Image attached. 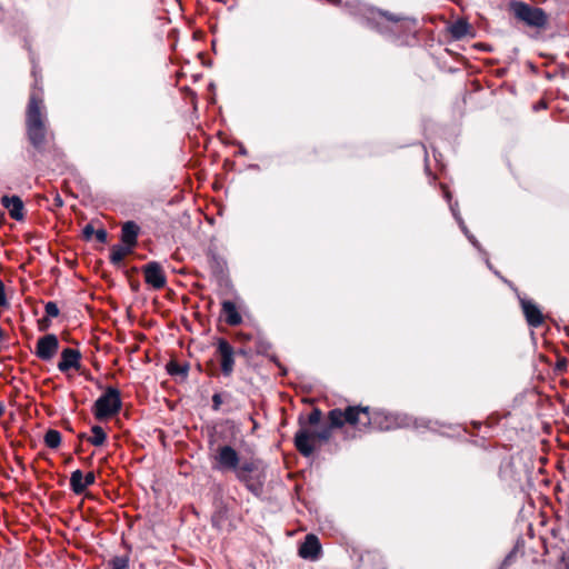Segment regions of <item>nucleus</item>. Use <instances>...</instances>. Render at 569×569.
I'll list each match as a JSON object with an SVG mask.
<instances>
[{
    "label": "nucleus",
    "mask_w": 569,
    "mask_h": 569,
    "mask_svg": "<svg viewBox=\"0 0 569 569\" xmlns=\"http://www.w3.org/2000/svg\"><path fill=\"white\" fill-rule=\"evenodd\" d=\"M222 312L226 317V322L229 326H238L242 322V317L239 313L234 302L226 300L222 302Z\"/></svg>",
    "instance_id": "nucleus-15"
},
{
    "label": "nucleus",
    "mask_w": 569,
    "mask_h": 569,
    "mask_svg": "<svg viewBox=\"0 0 569 569\" xmlns=\"http://www.w3.org/2000/svg\"><path fill=\"white\" fill-rule=\"evenodd\" d=\"M2 204L3 207L9 211V214L14 220H22L23 219V202L22 200L17 197H3L2 198Z\"/></svg>",
    "instance_id": "nucleus-14"
},
{
    "label": "nucleus",
    "mask_w": 569,
    "mask_h": 569,
    "mask_svg": "<svg viewBox=\"0 0 569 569\" xmlns=\"http://www.w3.org/2000/svg\"><path fill=\"white\" fill-rule=\"evenodd\" d=\"M329 422L333 428H342L346 425L362 431L371 425L369 407L350 406L345 410L332 409L328 413Z\"/></svg>",
    "instance_id": "nucleus-2"
},
{
    "label": "nucleus",
    "mask_w": 569,
    "mask_h": 569,
    "mask_svg": "<svg viewBox=\"0 0 569 569\" xmlns=\"http://www.w3.org/2000/svg\"><path fill=\"white\" fill-rule=\"evenodd\" d=\"M59 349L58 338L50 333L41 337L37 342L36 355L41 360H50L54 357Z\"/></svg>",
    "instance_id": "nucleus-7"
},
{
    "label": "nucleus",
    "mask_w": 569,
    "mask_h": 569,
    "mask_svg": "<svg viewBox=\"0 0 569 569\" xmlns=\"http://www.w3.org/2000/svg\"><path fill=\"white\" fill-rule=\"evenodd\" d=\"M48 317L56 318L59 315V308L56 302L49 301L44 307Z\"/></svg>",
    "instance_id": "nucleus-23"
},
{
    "label": "nucleus",
    "mask_w": 569,
    "mask_h": 569,
    "mask_svg": "<svg viewBox=\"0 0 569 569\" xmlns=\"http://www.w3.org/2000/svg\"><path fill=\"white\" fill-rule=\"evenodd\" d=\"M516 16L532 27H542L547 22L546 13L540 8H533L522 2L515 6Z\"/></svg>",
    "instance_id": "nucleus-5"
},
{
    "label": "nucleus",
    "mask_w": 569,
    "mask_h": 569,
    "mask_svg": "<svg viewBox=\"0 0 569 569\" xmlns=\"http://www.w3.org/2000/svg\"><path fill=\"white\" fill-rule=\"evenodd\" d=\"M81 353L77 349L67 348L61 352V360L58 363V369L66 372L70 369L78 370L80 368Z\"/></svg>",
    "instance_id": "nucleus-12"
},
{
    "label": "nucleus",
    "mask_w": 569,
    "mask_h": 569,
    "mask_svg": "<svg viewBox=\"0 0 569 569\" xmlns=\"http://www.w3.org/2000/svg\"><path fill=\"white\" fill-rule=\"evenodd\" d=\"M521 307L526 320L531 327L537 328L543 323L542 312L535 302L530 300H523L521 301Z\"/></svg>",
    "instance_id": "nucleus-13"
},
{
    "label": "nucleus",
    "mask_w": 569,
    "mask_h": 569,
    "mask_svg": "<svg viewBox=\"0 0 569 569\" xmlns=\"http://www.w3.org/2000/svg\"><path fill=\"white\" fill-rule=\"evenodd\" d=\"M4 412V407L3 405L0 402V417L3 415Z\"/></svg>",
    "instance_id": "nucleus-28"
},
{
    "label": "nucleus",
    "mask_w": 569,
    "mask_h": 569,
    "mask_svg": "<svg viewBox=\"0 0 569 569\" xmlns=\"http://www.w3.org/2000/svg\"><path fill=\"white\" fill-rule=\"evenodd\" d=\"M470 24L465 20H458L450 24L449 32L456 40L462 39L470 33Z\"/></svg>",
    "instance_id": "nucleus-17"
},
{
    "label": "nucleus",
    "mask_w": 569,
    "mask_h": 569,
    "mask_svg": "<svg viewBox=\"0 0 569 569\" xmlns=\"http://www.w3.org/2000/svg\"><path fill=\"white\" fill-rule=\"evenodd\" d=\"M111 569H128L129 559L127 557H113L109 561Z\"/></svg>",
    "instance_id": "nucleus-22"
},
{
    "label": "nucleus",
    "mask_w": 569,
    "mask_h": 569,
    "mask_svg": "<svg viewBox=\"0 0 569 569\" xmlns=\"http://www.w3.org/2000/svg\"><path fill=\"white\" fill-rule=\"evenodd\" d=\"M96 230L93 229V227L91 224H87L84 228H83V236L86 239H90L92 234H94Z\"/></svg>",
    "instance_id": "nucleus-27"
},
{
    "label": "nucleus",
    "mask_w": 569,
    "mask_h": 569,
    "mask_svg": "<svg viewBox=\"0 0 569 569\" xmlns=\"http://www.w3.org/2000/svg\"><path fill=\"white\" fill-rule=\"evenodd\" d=\"M138 233L139 227L134 222L128 221L122 226L121 240L124 244L133 248L137 243Z\"/></svg>",
    "instance_id": "nucleus-16"
},
{
    "label": "nucleus",
    "mask_w": 569,
    "mask_h": 569,
    "mask_svg": "<svg viewBox=\"0 0 569 569\" xmlns=\"http://www.w3.org/2000/svg\"><path fill=\"white\" fill-rule=\"evenodd\" d=\"M96 480L93 472L83 475L81 470L77 469L71 473L70 487L76 495L82 493L89 486L93 485Z\"/></svg>",
    "instance_id": "nucleus-11"
},
{
    "label": "nucleus",
    "mask_w": 569,
    "mask_h": 569,
    "mask_svg": "<svg viewBox=\"0 0 569 569\" xmlns=\"http://www.w3.org/2000/svg\"><path fill=\"white\" fill-rule=\"evenodd\" d=\"M321 420V411L319 409H313L309 417L308 422L310 426H317Z\"/></svg>",
    "instance_id": "nucleus-24"
},
{
    "label": "nucleus",
    "mask_w": 569,
    "mask_h": 569,
    "mask_svg": "<svg viewBox=\"0 0 569 569\" xmlns=\"http://www.w3.org/2000/svg\"><path fill=\"white\" fill-rule=\"evenodd\" d=\"M121 409V398L118 389L108 388L94 402L93 413L99 420L117 415Z\"/></svg>",
    "instance_id": "nucleus-4"
},
{
    "label": "nucleus",
    "mask_w": 569,
    "mask_h": 569,
    "mask_svg": "<svg viewBox=\"0 0 569 569\" xmlns=\"http://www.w3.org/2000/svg\"><path fill=\"white\" fill-rule=\"evenodd\" d=\"M218 352L221 357V370L223 375L230 376L234 366L233 348L228 341L221 339L218 342Z\"/></svg>",
    "instance_id": "nucleus-10"
},
{
    "label": "nucleus",
    "mask_w": 569,
    "mask_h": 569,
    "mask_svg": "<svg viewBox=\"0 0 569 569\" xmlns=\"http://www.w3.org/2000/svg\"><path fill=\"white\" fill-rule=\"evenodd\" d=\"M94 236L99 242H106L108 238V233L104 229H98L94 232Z\"/></svg>",
    "instance_id": "nucleus-26"
},
{
    "label": "nucleus",
    "mask_w": 569,
    "mask_h": 569,
    "mask_svg": "<svg viewBox=\"0 0 569 569\" xmlns=\"http://www.w3.org/2000/svg\"><path fill=\"white\" fill-rule=\"evenodd\" d=\"M42 108V100L32 94L27 109L26 124L28 139L37 150H42L48 134Z\"/></svg>",
    "instance_id": "nucleus-1"
},
{
    "label": "nucleus",
    "mask_w": 569,
    "mask_h": 569,
    "mask_svg": "<svg viewBox=\"0 0 569 569\" xmlns=\"http://www.w3.org/2000/svg\"><path fill=\"white\" fill-rule=\"evenodd\" d=\"M332 429L331 423L317 430L310 427H301L295 436V446L302 456L309 457L313 453L318 443L326 442L331 438Z\"/></svg>",
    "instance_id": "nucleus-3"
},
{
    "label": "nucleus",
    "mask_w": 569,
    "mask_h": 569,
    "mask_svg": "<svg viewBox=\"0 0 569 569\" xmlns=\"http://www.w3.org/2000/svg\"><path fill=\"white\" fill-rule=\"evenodd\" d=\"M131 251L132 248L124 243L113 246L110 252V260L112 263L119 264Z\"/></svg>",
    "instance_id": "nucleus-18"
},
{
    "label": "nucleus",
    "mask_w": 569,
    "mask_h": 569,
    "mask_svg": "<svg viewBox=\"0 0 569 569\" xmlns=\"http://www.w3.org/2000/svg\"><path fill=\"white\" fill-rule=\"evenodd\" d=\"M214 402H219V396L213 397Z\"/></svg>",
    "instance_id": "nucleus-29"
},
{
    "label": "nucleus",
    "mask_w": 569,
    "mask_h": 569,
    "mask_svg": "<svg viewBox=\"0 0 569 569\" xmlns=\"http://www.w3.org/2000/svg\"><path fill=\"white\" fill-rule=\"evenodd\" d=\"M240 462L238 452L231 446L219 447L214 456V469L232 470L237 469Z\"/></svg>",
    "instance_id": "nucleus-6"
},
{
    "label": "nucleus",
    "mask_w": 569,
    "mask_h": 569,
    "mask_svg": "<svg viewBox=\"0 0 569 569\" xmlns=\"http://www.w3.org/2000/svg\"><path fill=\"white\" fill-rule=\"evenodd\" d=\"M322 547L319 538L316 535L309 533L306 536L303 542L300 545L298 555L302 559L318 560L321 556Z\"/></svg>",
    "instance_id": "nucleus-8"
},
{
    "label": "nucleus",
    "mask_w": 569,
    "mask_h": 569,
    "mask_svg": "<svg viewBox=\"0 0 569 569\" xmlns=\"http://www.w3.org/2000/svg\"><path fill=\"white\" fill-rule=\"evenodd\" d=\"M92 436L89 438V442L92 446H102L107 439L104 430L100 426H93L91 428Z\"/></svg>",
    "instance_id": "nucleus-20"
},
{
    "label": "nucleus",
    "mask_w": 569,
    "mask_h": 569,
    "mask_svg": "<svg viewBox=\"0 0 569 569\" xmlns=\"http://www.w3.org/2000/svg\"><path fill=\"white\" fill-rule=\"evenodd\" d=\"M146 282L154 289H161L166 284V274L158 262H149L143 267Z\"/></svg>",
    "instance_id": "nucleus-9"
},
{
    "label": "nucleus",
    "mask_w": 569,
    "mask_h": 569,
    "mask_svg": "<svg viewBox=\"0 0 569 569\" xmlns=\"http://www.w3.org/2000/svg\"><path fill=\"white\" fill-rule=\"evenodd\" d=\"M7 306H8V300H7V296H6L4 284L0 280V307H7Z\"/></svg>",
    "instance_id": "nucleus-25"
},
{
    "label": "nucleus",
    "mask_w": 569,
    "mask_h": 569,
    "mask_svg": "<svg viewBox=\"0 0 569 569\" xmlns=\"http://www.w3.org/2000/svg\"><path fill=\"white\" fill-rule=\"evenodd\" d=\"M44 443L48 448L56 449L61 443V435L58 430L50 429L44 435Z\"/></svg>",
    "instance_id": "nucleus-21"
},
{
    "label": "nucleus",
    "mask_w": 569,
    "mask_h": 569,
    "mask_svg": "<svg viewBox=\"0 0 569 569\" xmlns=\"http://www.w3.org/2000/svg\"><path fill=\"white\" fill-rule=\"evenodd\" d=\"M565 569H569V566H567Z\"/></svg>",
    "instance_id": "nucleus-30"
},
{
    "label": "nucleus",
    "mask_w": 569,
    "mask_h": 569,
    "mask_svg": "<svg viewBox=\"0 0 569 569\" xmlns=\"http://www.w3.org/2000/svg\"><path fill=\"white\" fill-rule=\"evenodd\" d=\"M257 469V466L253 461H243L242 463H238L237 469H234L236 476L239 480L243 482L249 481V475Z\"/></svg>",
    "instance_id": "nucleus-19"
}]
</instances>
